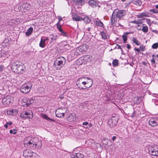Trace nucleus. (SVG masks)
<instances>
[{"mask_svg":"<svg viewBox=\"0 0 158 158\" xmlns=\"http://www.w3.org/2000/svg\"><path fill=\"white\" fill-rule=\"evenodd\" d=\"M29 98H25L23 100V105H26L28 106L30 105V103L29 102Z\"/></svg>","mask_w":158,"mask_h":158,"instance_id":"25","label":"nucleus"},{"mask_svg":"<svg viewBox=\"0 0 158 158\" xmlns=\"http://www.w3.org/2000/svg\"><path fill=\"white\" fill-rule=\"evenodd\" d=\"M88 124V123L87 122H84L82 124L84 125H87Z\"/></svg>","mask_w":158,"mask_h":158,"instance_id":"49","label":"nucleus"},{"mask_svg":"<svg viewBox=\"0 0 158 158\" xmlns=\"http://www.w3.org/2000/svg\"><path fill=\"white\" fill-rule=\"evenodd\" d=\"M113 14L116 16L117 18L121 19L123 18L126 14V12L125 10H119L118 9H115L113 13Z\"/></svg>","mask_w":158,"mask_h":158,"instance_id":"5","label":"nucleus"},{"mask_svg":"<svg viewBox=\"0 0 158 158\" xmlns=\"http://www.w3.org/2000/svg\"><path fill=\"white\" fill-rule=\"evenodd\" d=\"M10 134H15L17 132H16V130L15 129H14L12 130H10Z\"/></svg>","mask_w":158,"mask_h":158,"instance_id":"43","label":"nucleus"},{"mask_svg":"<svg viewBox=\"0 0 158 158\" xmlns=\"http://www.w3.org/2000/svg\"><path fill=\"white\" fill-rule=\"evenodd\" d=\"M93 80L89 77H81L77 81V87L81 89H85L90 87L92 85Z\"/></svg>","mask_w":158,"mask_h":158,"instance_id":"1","label":"nucleus"},{"mask_svg":"<svg viewBox=\"0 0 158 158\" xmlns=\"http://www.w3.org/2000/svg\"><path fill=\"white\" fill-rule=\"evenodd\" d=\"M152 57H153V58L155 57H156V56L154 54H153L152 55Z\"/></svg>","mask_w":158,"mask_h":158,"instance_id":"62","label":"nucleus"},{"mask_svg":"<svg viewBox=\"0 0 158 158\" xmlns=\"http://www.w3.org/2000/svg\"><path fill=\"white\" fill-rule=\"evenodd\" d=\"M158 47V43H157L154 44L152 46V48L153 49H156Z\"/></svg>","mask_w":158,"mask_h":158,"instance_id":"38","label":"nucleus"},{"mask_svg":"<svg viewBox=\"0 0 158 158\" xmlns=\"http://www.w3.org/2000/svg\"><path fill=\"white\" fill-rule=\"evenodd\" d=\"M116 137L115 136H113V137L112 138V140L114 141L116 139Z\"/></svg>","mask_w":158,"mask_h":158,"instance_id":"51","label":"nucleus"},{"mask_svg":"<svg viewBox=\"0 0 158 158\" xmlns=\"http://www.w3.org/2000/svg\"><path fill=\"white\" fill-rule=\"evenodd\" d=\"M117 45L118 46V49H121V47L118 44H117Z\"/></svg>","mask_w":158,"mask_h":158,"instance_id":"58","label":"nucleus"},{"mask_svg":"<svg viewBox=\"0 0 158 158\" xmlns=\"http://www.w3.org/2000/svg\"><path fill=\"white\" fill-rule=\"evenodd\" d=\"M127 47L128 49H129L131 48V46L129 44H127Z\"/></svg>","mask_w":158,"mask_h":158,"instance_id":"53","label":"nucleus"},{"mask_svg":"<svg viewBox=\"0 0 158 158\" xmlns=\"http://www.w3.org/2000/svg\"><path fill=\"white\" fill-rule=\"evenodd\" d=\"M151 62L154 64H155V60L154 58H152V59L151 60Z\"/></svg>","mask_w":158,"mask_h":158,"instance_id":"48","label":"nucleus"},{"mask_svg":"<svg viewBox=\"0 0 158 158\" xmlns=\"http://www.w3.org/2000/svg\"><path fill=\"white\" fill-rule=\"evenodd\" d=\"M142 21L143 19H138L137 20H135L131 21V23H135L136 24H140L141 25L143 23Z\"/></svg>","mask_w":158,"mask_h":158,"instance_id":"28","label":"nucleus"},{"mask_svg":"<svg viewBox=\"0 0 158 158\" xmlns=\"http://www.w3.org/2000/svg\"><path fill=\"white\" fill-rule=\"evenodd\" d=\"M58 19H59V21L58 22H59V23H60V21L62 20V18L61 17H59Z\"/></svg>","mask_w":158,"mask_h":158,"instance_id":"52","label":"nucleus"},{"mask_svg":"<svg viewBox=\"0 0 158 158\" xmlns=\"http://www.w3.org/2000/svg\"><path fill=\"white\" fill-rule=\"evenodd\" d=\"M132 34L129 32H126L123 35V40H127L128 39H131Z\"/></svg>","mask_w":158,"mask_h":158,"instance_id":"22","label":"nucleus"},{"mask_svg":"<svg viewBox=\"0 0 158 158\" xmlns=\"http://www.w3.org/2000/svg\"><path fill=\"white\" fill-rule=\"evenodd\" d=\"M35 100L33 98L29 99V102L30 103V104H32L34 102Z\"/></svg>","mask_w":158,"mask_h":158,"instance_id":"44","label":"nucleus"},{"mask_svg":"<svg viewBox=\"0 0 158 158\" xmlns=\"http://www.w3.org/2000/svg\"><path fill=\"white\" fill-rule=\"evenodd\" d=\"M148 151L149 153L152 155L155 156H158V147L156 145L150 147Z\"/></svg>","mask_w":158,"mask_h":158,"instance_id":"8","label":"nucleus"},{"mask_svg":"<svg viewBox=\"0 0 158 158\" xmlns=\"http://www.w3.org/2000/svg\"><path fill=\"white\" fill-rule=\"evenodd\" d=\"M20 117L24 119H30L32 118L33 117V113L31 111L23 112L20 114Z\"/></svg>","mask_w":158,"mask_h":158,"instance_id":"10","label":"nucleus"},{"mask_svg":"<svg viewBox=\"0 0 158 158\" xmlns=\"http://www.w3.org/2000/svg\"><path fill=\"white\" fill-rule=\"evenodd\" d=\"M23 155L24 157L27 158L28 157H32L33 156L36 157L38 156L35 153L33 152L31 150L28 149L24 150L23 151Z\"/></svg>","mask_w":158,"mask_h":158,"instance_id":"6","label":"nucleus"},{"mask_svg":"<svg viewBox=\"0 0 158 158\" xmlns=\"http://www.w3.org/2000/svg\"><path fill=\"white\" fill-rule=\"evenodd\" d=\"M134 50L135 51H137L138 53L139 52H140V49L138 48H135L134 49Z\"/></svg>","mask_w":158,"mask_h":158,"instance_id":"47","label":"nucleus"},{"mask_svg":"<svg viewBox=\"0 0 158 158\" xmlns=\"http://www.w3.org/2000/svg\"><path fill=\"white\" fill-rule=\"evenodd\" d=\"M81 54V52L78 50L77 48H75L70 53L71 58L72 59L76 58L77 56Z\"/></svg>","mask_w":158,"mask_h":158,"instance_id":"11","label":"nucleus"},{"mask_svg":"<svg viewBox=\"0 0 158 158\" xmlns=\"http://www.w3.org/2000/svg\"><path fill=\"white\" fill-rule=\"evenodd\" d=\"M12 97L10 96H8L3 98L2 101L3 105L7 106L9 105L11 101Z\"/></svg>","mask_w":158,"mask_h":158,"instance_id":"14","label":"nucleus"},{"mask_svg":"<svg viewBox=\"0 0 158 158\" xmlns=\"http://www.w3.org/2000/svg\"><path fill=\"white\" fill-rule=\"evenodd\" d=\"M140 24H137V28L138 30H140L141 29V26Z\"/></svg>","mask_w":158,"mask_h":158,"instance_id":"46","label":"nucleus"},{"mask_svg":"<svg viewBox=\"0 0 158 158\" xmlns=\"http://www.w3.org/2000/svg\"><path fill=\"white\" fill-rule=\"evenodd\" d=\"M24 145L25 146H27L28 148L32 149L35 148L37 146V144L35 142H33V141L31 140H30L27 143H24Z\"/></svg>","mask_w":158,"mask_h":158,"instance_id":"13","label":"nucleus"},{"mask_svg":"<svg viewBox=\"0 0 158 158\" xmlns=\"http://www.w3.org/2000/svg\"><path fill=\"white\" fill-rule=\"evenodd\" d=\"M64 49L66 50H69L70 48V47L69 44H64Z\"/></svg>","mask_w":158,"mask_h":158,"instance_id":"39","label":"nucleus"},{"mask_svg":"<svg viewBox=\"0 0 158 158\" xmlns=\"http://www.w3.org/2000/svg\"><path fill=\"white\" fill-rule=\"evenodd\" d=\"M66 59L64 57L60 56L56 58L54 63V67L57 70H59L65 64Z\"/></svg>","mask_w":158,"mask_h":158,"instance_id":"2","label":"nucleus"},{"mask_svg":"<svg viewBox=\"0 0 158 158\" xmlns=\"http://www.w3.org/2000/svg\"><path fill=\"white\" fill-rule=\"evenodd\" d=\"M70 158H85V157L82 154L77 153L72 155Z\"/></svg>","mask_w":158,"mask_h":158,"instance_id":"21","label":"nucleus"},{"mask_svg":"<svg viewBox=\"0 0 158 158\" xmlns=\"http://www.w3.org/2000/svg\"><path fill=\"white\" fill-rule=\"evenodd\" d=\"M94 23L95 24L98 26L103 27V24L100 20H96Z\"/></svg>","mask_w":158,"mask_h":158,"instance_id":"27","label":"nucleus"},{"mask_svg":"<svg viewBox=\"0 0 158 158\" xmlns=\"http://www.w3.org/2000/svg\"><path fill=\"white\" fill-rule=\"evenodd\" d=\"M142 31L144 33H146L148 31V27L145 24H143V27Z\"/></svg>","mask_w":158,"mask_h":158,"instance_id":"30","label":"nucleus"},{"mask_svg":"<svg viewBox=\"0 0 158 158\" xmlns=\"http://www.w3.org/2000/svg\"><path fill=\"white\" fill-rule=\"evenodd\" d=\"M91 28L90 27H89L86 30V31H89L91 30Z\"/></svg>","mask_w":158,"mask_h":158,"instance_id":"55","label":"nucleus"},{"mask_svg":"<svg viewBox=\"0 0 158 158\" xmlns=\"http://www.w3.org/2000/svg\"><path fill=\"white\" fill-rule=\"evenodd\" d=\"M133 41L135 44L137 46H139L141 44L138 40H133Z\"/></svg>","mask_w":158,"mask_h":158,"instance_id":"40","label":"nucleus"},{"mask_svg":"<svg viewBox=\"0 0 158 158\" xmlns=\"http://www.w3.org/2000/svg\"><path fill=\"white\" fill-rule=\"evenodd\" d=\"M81 61V58H79V59H78V60H77V62H78V61Z\"/></svg>","mask_w":158,"mask_h":158,"instance_id":"61","label":"nucleus"},{"mask_svg":"<svg viewBox=\"0 0 158 158\" xmlns=\"http://www.w3.org/2000/svg\"><path fill=\"white\" fill-rule=\"evenodd\" d=\"M60 32L61 35L63 36H67L66 33L64 32L62 29H61V31H59Z\"/></svg>","mask_w":158,"mask_h":158,"instance_id":"42","label":"nucleus"},{"mask_svg":"<svg viewBox=\"0 0 158 158\" xmlns=\"http://www.w3.org/2000/svg\"><path fill=\"white\" fill-rule=\"evenodd\" d=\"M18 70V71L16 72L17 73L22 74L25 72V69L23 65L20 64V66L19 67Z\"/></svg>","mask_w":158,"mask_h":158,"instance_id":"23","label":"nucleus"},{"mask_svg":"<svg viewBox=\"0 0 158 158\" xmlns=\"http://www.w3.org/2000/svg\"><path fill=\"white\" fill-rule=\"evenodd\" d=\"M72 16L73 18V20L75 21H81L83 19L85 21L86 20H87V22H89L90 21L89 19L87 17H85L84 19H83L82 17L79 16L77 14L74 13H72Z\"/></svg>","mask_w":158,"mask_h":158,"instance_id":"9","label":"nucleus"},{"mask_svg":"<svg viewBox=\"0 0 158 158\" xmlns=\"http://www.w3.org/2000/svg\"><path fill=\"white\" fill-rule=\"evenodd\" d=\"M117 17L114 14H113L111 18V24L113 26H114L116 25L117 21Z\"/></svg>","mask_w":158,"mask_h":158,"instance_id":"20","label":"nucleus"},{"mask_svg":"<svg viewBox=\"0 0 158 158\" xmlns=\"http://www.w3.org/2000/svg\"><path fill=\"white\" fill-rule=\"evenodd\" d=\"M59 98L61 99H62L63 98V97H62V96L60 97Z\"/></svg>","mask_w":158,"mask_h":158,"instance_id":"64","label":"nucleus"},{"mask_svg":"<svg viewBox=\"0 0 158 158\" xmlns=\"http://www.w3.org/2000/svg\"><path fill=\"white\" fill-rule=\"evenodd\" d=\"M45 40H40V41L39 44L40 47L42 48H44L45 47L46 45Z\"/></svg>","mask_w":158,"mask_h":158,"instance_id":"34","label":"nucleus"},{"mask_svg":"<svg viewBox=\"0 0 158 158\" xmlns=\"http://www.w3.org/2000/svg\"><path fill=\"white\" fill-rule=\"evenodd\" d=\"M145 48L143 45L140 47V49L142 51H144L145 50Z\"/></svg>","mask_w":158,"mask_h":158,"instance_id":"45","label":"nucleus"},{"mask_svg":"<svg viewBox=\"0 0 158 158\" xmlns=\"http://www.w3.org/2000/svg\"><path fill=\"white\" fill-rule=\"evenodd\" d=\"M18 113V110L16 109L10 110L7 111V114L11 116L15 115Z\"/></svg>","mask_w":158,"mask_h":158,"instance_id":"18","label":"nucleus"},{"mask_svg":"<svg viewBox=\"0 0 158 158\" xmlns=\"http://www.w3.org/2000/svg\"><path fill=\"white\" fill-rule=\"evenodd\" d=\"M135 112H134H134H133V113H132V116H132V117H133V116H134V115H135Z\"/></svg>","mask_w":158,"mask_h":158,"instance_id":"60","label":"nucleus"},{"mask_svg":"<svg viewBox=\"0 0 158 158\" xmlns=\"http://www.w3.org/2000/svg\"><path fill=\"white\" fill-rule=\"evenodd\" d=\"M148 123L151 126L153 127H155L158 125V118H154L150 119Z\"/></svg>","mask_w":158,"mask_h":158,"instance_id":"15","label":"nucleus"},{"mask_svg":"<svg viewBox=\"0 0 158 158\" xmlns=\"http://www.w3.org/2000/svg\"><path fill=\"white\" fill-rule=\"evenodd\" d=\"M88 4L89 6L93 7H96L97 6L100 7V6L98 5V4L97 2L94 0H89L88 2Z\"/></svg>","mask_w":158,"mask_h":158,"instance_id":"19","label":"nucleus"},{"mask_svg":"<svg viewBox=\"0 0 158 158\" xmlns=\"http://www.w3.org/2000/svg\"><path fill=\"white\" fill-rule=\"evenodd\" d=\"M118 119L117 116L115 115H113L110 118L108 122V125L111 128L115 127L117 124Z\"/></svg>","mask_w":158,"mask_h":158,"instance_id":"3","label":"nucleus"},{"mask_svg":"<svg viewBox=\"0 0 158 158\" xmlns=\"http://www.w3.org/2000/svg\"><path fill=\"white\" fill-rule=\"evenodd\" d=\"M6 123H7L8 125H11L12 124V122H10L9 123L7 122Z\"/></svg>","mask_w":158,"mask_h":158,"instance_id":"59","label":"nucleus"},{"mask_svg":"<svg viewBox=\"0 0 158 158\" xmlns=\"http://www.w3.org/2000/svg\"><path fill=\"white\" fill-rule=\"evenodd\" d=\"M40 148L41 147H42V143L41 142H40Z\"/></svg>","mask_w":158,"mask_h":158,"instance_id":"56","label":"nucleus"},{"mask_svg":"<svg viewBox=\"0 0 158 158\" xmlns=\"http://www.w3.org/2000/svg\"><path fill=\"white\" fill-rule=\"evenodd\" d=\"M33 31V28L32 27H30L26 32L27 35L28 36L31 35Z\"/></svg>","mask_w":158,"mask_h":158,"instance_id":"29","label":"nucleus"},{"mask_svg":"<svg viewBox=\"0 0 158 158\" xmlns=\"http://www.w3.org/2000/svg\"><path fill=\"white\" fill-rule=\"evenodd\" d=\"M127 41V40H123V43H125Z\"/></svg>","mask_w":158,"mask_h":158,"instance_id":"63","label":"nucleus"},{"mask_svg":"<svg viewBox=\"0 0 158 158\" xmlns=\"http://www.w3.org/2000/svg\"><path fill=\"white\" fill-rule=\"evenodd\" d=\"M100 34L103 39H107L108 35L105 32L102 31L101 32Z\"/></svg>","mask_w":158,"mask_h":158,"instance_id":"32","label":"nucleus"},{"mask_svg":"<svg viewBox=\"0 0 158 158\" xmlns=\"http://www.w3.org/2000/svg\"><path fill=\"white\" fill-rule=\"evenodd\" d=\"M21 64V63L19 61H16L13 62L11 64V68L12 71L15 72H17L18 68Z\"/></svg>","mask_w":158,"mask_h":158,"instance_id":"12","label":"nucleus"},{"mask_svg":"<svg viewBox=\"0 0 158 158\" xmlns=\"http://www.w3.org/2000/svg\"><path fill=\"white\" fill-rule=\"evenodd\" d=\"M3 67L2 66H0V72H1L3 69Z\"/></svg>","mask_w":158,"mask_h":158,"instance_id":"50","label":"nucleus"},{"mask_svg":"<svg viewBox=\"0 0 158 158\" xmlns=\"http://www.w3.org/2000/svg\"><path fill=\"white\" fill-rule=\"evenodd\" d=\"M56 27L59 31H61L62 29L61 28V25L60 24V23L58 22L56 24Z\"/></svg>","mask_w":158,"mask_h":158,"instance_id":"37","label":"nucleus"},{"mask_svg":"<svg viewBox=\"0 0 158 158\" xmlns=\"http://www.w3.org/2000/svg\"><path fill=\"white\" fill-rule=\"evenodd\" d=\"M88 46L86 44H83L77 48L78 50L81 52V54L83 52H86L87 50Z\"/></svg>","mask_w":158,"mask_h":158,"instance_id":"17","label":"nucleus"},{"mask_svg":"<svg viewBox=\"0 0 158 158\" xmlns=\"http://www.w3.org/2000/svg\"><path fill=\"white\" fill-rule=\"evenodd\" d=\"M31 6L30 4L27 3H24L21 6L19 11L22 13H25L31 10Z\"/></svg>","mask_w":158,"mask_h":158,"instance_id":"7","label":"nucleus"},{"mask_svg":"<svg viewBox=\"0 0 158 158\" xmlns=\"http://www.w3.org/2000/svg\"><path fill=\"white\" fill-rule=\"evenodd\" d=\"M41 117L44 118L48 121L51 122H54V121L53 119H52L49 117L46 114H41Z\"/></svg>","mask_w":158,"mask_h":158,"instance_id":"26","label":"nucleus"},{"mask_svg":"<svg viewBox=\"0 0 158 158\" xmlns=\"http://www.w3.org/2000/svg\"><path fill=\"white\" fill-rule=\"evenodd\" d=\"M152 31L153 32H154V33H156V34H158V31H157L156 30H153Z\"/></svg>","mask_w":158,"mask_h":158,"instance_id":"54","label":"nucleus"},{"mask_svg":"<svg viewBox=\"0 0 158 158\" xmlns=\"http://www.w3.org/2000/svg\"><path fill=\"white\" fill-rule=\"evenodd\" d=\"M143 20H145L147 22V23L149 25V26H151L152 25V23L151 22V20L150 19L147 18H144L142 19Z\"/></svg>","mask_w":158,"mask_h":158,"instance_id":"36","label":"nucleus"},{"mask_svg":"<svg viewBox=\"0 0 158 158\" xmlns=\"http://www.w3.org/2000/svg\"><path fill=\"white\" fill-rule=\"evenodd\" d=\"M32 85L31 83L24 84L20 87V91L23 93L26 94L30 91Z\"/></svg>","mask_w":158,"mask_h":158,"instance_id":"4","label":"nucleus"},{"mask_svg":"<svg viewBox=\"0 0 158 158\" xmlns=\"http://www.w3.org/2000/svg\"><path fill=\"white\" fill-rule=\"evenodd\" d=\"M64 110V108H60L58 109L55 112L56 116L59 118H61L64 117V112L63 111Z\"/></svg>","mask_w":158,"mask_h":158,"instance_id":"16","label":"nucleus"},{"mask_svg":"<svg viewBox=\"0 0 158 158\" xmlns=\"http://www.w3.org/2000/svg\"><path fill=\"white\" fill-rule=\"evenodd\" d=\"M60 32L61 35L63 36H67L66 33L64 32L62 29H61V31H59Z\"/></svg>","mask_w":158,"mask_h":158,"instance_id":"41","label":"nucleus"},{"mask_svg":"<svg viewBox=\"0 0 158 158\" xmlns=\"http://www.w3.org/2000/svg\"><path fill=\"white\" fill-rule=\"evenodd\" d=\"M118 60L117 59L113 60L112 62V65L114 67L118 66Z\"/></svg>","mask_w":158,"mask_h":158,"instance_id":"35","label":"nucleus"},{"mask_svg":"<svg viewBox=\"0 0 158 158\" xmlns=\"http://www.w3.org/2000/svg\"><path fill=\"white\" fill-rule=\"evenodd\" d=\"M133 4L137 6H139L142 5V2L140 0H137L134 1Z\"/></svg>","mask_w":158,"mask_h":158,"instance_id":"31","label":"nucleus"},{"mask_svg":"<svg viewBox=\"0 0 158 158\" xmlns=\"http://www.w3.org/2000/svg\"><path fill=\"white\" fill-rule=\"evenodd\" d=\"M137 16L138 18H141L145 17H149V15L147 12H143L138 15Z\"/></svg>","mask_w":158,"mask_h":158,"instance_id":"24","label":"nucleus"},{"mask_svg":"<svg viewBox=\"0 0 158 158\" xmlns=\"http://www.w3.org/2000/svg\"><path fill=\"white\" fill-rule=\"evenodd\" d=\"M8 124L7 123H6V124H5V125H4V127L5 128H7L8 127Z\"/></svg>","mask_w":158,"mask_h":158,"instance_id":"57","label":"nucleus"},{"mask_svg":"<svg viewBox=\"0 0 158 158\" xmlns=\"http://www.w3.org/2000/svg\"><path fill=\"white\" fill-rule=\"evenodd\" d=\"M77 4L79 5H83L85 3V1L84 0H77Z\"/></svg>","mask_w":158,"mask_h":158,"instance_id":"33","label":"nucleus"}]
</instances>
